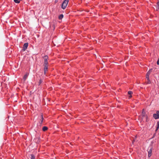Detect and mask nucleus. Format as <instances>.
I'll return each mask as SVG.
<instances>
[{"mask_svg": "<svg viewBox=\"0 0 159 159\" xmlns=\"http://www.w3.org/2000/svg\"><path fill=\"white\" fill-rule=\"evenodd\" d=\"M43 58L44 60V63L43 65L44 66V74H45L46 72L48 70V56L45 55L44 57H43Z\"/></svg>", "mask_w": 159, "mask_h": 159, "instance_id": "1", "label": "nucleus"}, {"mask_svg": "<svg viewBox=\"0 0 159 159\" xmlns=\"http://www.w3.org/2000/svg\"><path fill=\"white\" fill-rule=\"evenodd\" d=\"M69 2V0H65L61 5V8L64 9L66 7Z\"/></svg>", "mask_w": 159, "mask_h": 159, "instance_id": "2", "label": "nucleus"}, {"mask_svg": "<svg viewBox=\"0 0 159 159\" xmlns=\"http://www.w3.org/2000/svg\"><path fill=\"white\" fill-rule=\"evenodd\" d=\"M147 116L146 115V113L144 111V109H143L142 111V113L141 116H139V118L140 119L141 121H142L144 117H146Z\"/></svg>", "mask_w": 159, "mask_h": 159, "instance_id": "3", "label": "nucleus"}, {"mask_svg": "<svg viewBox=\"0 0 159 159\" xmlns=\"http://www.w3.org/2000/svg\"><path fill=\"white\" fill-rule=\"evenodd\" d=\"M152 147H149L148 149V157H150L152 155Z\"/></svg>", "mask_w": 159, "mask_h": 159, "instance_id": "4", "label": "nucleus"}, {"mask_svg": "<svg viewBox=\"0 0 159 159\" xmlns=\"http://www.w3.org/2000/svg\"><path fill=\"white\" fill-rule=\"evenodd\" d=\"M153 117L156 119L159 118V111H157L156 114H153Z\"/></svg>", "mask_w": 159, "mask_h": 159, "instance_id": "5", "label": "nucleus"}, {"mask_svg": "<svg viewBox=\"0 0 159 159\" xmlns=\"http://www.w3.org/2000/svg\"><path fill=\"white\" fill-rule=\"evenodd\" d=\"M28 43H25L24 44L23 50L24 51H25V50L27 49L28 46Z\"/></svg>", "mask_w": 159, "mask_h": 159, "instance_id": "6", "label": "nucleus"}, {"mask_svg": "<svg viewBox=\"0 0 159 159\" xmlns=\"http://www.w3.org/2000/svg\"><path fill=\"white\" fill-rule=\"evenodd\" d=\"M152 69H150L149 70L147 73L146 75L149 76L150 74L152 72Z\"/></svg>", "mask_w": 159, "mask_h": 159, "instance_id": "7", "label": "nucleus"}, {"mask_svg": "<svg viewBox=\"0 0 159 159\" xmlns=\"http://www.w3.org/2000/svg\"><path fill=\"white\" fill-rule=\"evenodd\" d=\"M48 129V128L47 126H43V128L42 130L43 131H45Z\"/></svg>", "mask_w": 159, "mask_h": 159, "instance_id": "8", "label": "nucleus"}, {"mask_svg": "<svg viewBox=\"0 0 159 159\" xmlns=\"http://www.w3.org/2000/svg\"><path fill=\"white\" fill-rule=\"evenodd\" d=\"M41 122L40 123V124H41L42 123H43V115L42 114H41Z\"/></svg>", "mask_w": 159, "mask_h": 159, "instance_id": "9", "label": "nucleus"}, {"mask_svg": "<svg viewBox=\"0 0 159 159\" xmlns=\"http://www.w3.org/2000/svg\"><path fill=\"white\" fill-rule=\"evenodd\" d=\"M146 78L147 79V80L149 81V82H148V84H150V81L149 80V76L146 75Z\"/></svg>", "mask_w": 159, "mask_h": 159, "instance_id": "10", "label": "nucleus"}, {"mask_svg": "<svg viewBox=\"0 0 159 159\" xmlns=\"http://www.w3.org/2000/svg\"><path fill=\"white\" fill-rule=\"evenodd\" d=\"M28 76V75L27 74H26L23 77V79L24 80H25L26 79H27V77Z\"/></svg>", "mask_w": 159, "mask_h": 159, "instance_id": "11", "label": "nucleus"}, {"mask_svg": "<svg viewBox=\"0 0 159 159\" xmlns=\"http://www.w3.org/2000/svg\"><path fill=\"white\" fill-rule=\"evenodd\" d=\"M30 158L31 159H35V157L34 155L31 154L30 155Z\"/></svg>", "mask_w": 159, "mask_h": 159, "instance_id": "12", "label": "nucleus"}, {"mask_svg": "<svg viewBox=\"0 0 159 159\" xmlns=\"http://www.w3.org/2000/svg\"><path fill=\"white\" fill-rule=\"evenodd\" d=\"M63 17V15L62 14H61L59 16V18L60 19H61Z\"/></svg>", "mask_w": 159, "mask_h": 159, "instance_id": "13", "label": "nucleus"}, {"mask_svg": "<svg viewBox=\"0 0 159 159\" xmlns=\"http://www.w3.org/2000/svg\"><path fill=\"white\" fill-rule=\"evenodd\" d=\"M159 9V1L157 2V10H158Z\"/></svg>", "mask_w": 159, "mask_h": 159, "instance_id": "14", "label": "nucleus"}, {"mask_svg": "<svg viewBox=\"0 0 159 159\" xmlns=\"http://www.w3.org/2000/svg\"><path fill=\"white\" fill-rule=\"evenodd\" d=\"M14 1L15 3H19L20 2V1L18 0H14Z\"/></svg>", "mask_w": 159, "mask_h": 159, "instance_id": "15", "label": "nucleus"}, {"mask_svg": "<svg viewBox=\"0 0 159 159\" xmlns=\"http://www.w3.org/2000/svg\"><path fill=\"white\" fill-rule=\"evenodd\" d=\"M133 93V92L131 91H129L128 92V94L129 95H131Z\"/></svg>", "mask_w": 159, "mask_h": 159, "instance_id": "16", "label": "nucleus"}, {"mask_svg": "<svg viewBox=\"0 0 159 159\" xmlns=\"http://www.w3.org/2000/svg\"><path fill=\"white\" fill-rule=\"evenodd\" d=\"M42 83V80L40 79L39 81V85H40Z\"/></svg>", "mask_w": 159, "mask_h": 159, "instance_id": "17", "label": "nucleus"}, {"mask_svg": "<svg viewBox=\"0 0 159 159\" xmlns=\"http://www.w3.org/2000/svg\"><path fill=\"white\" fill-rule=\"evenodd\" d=\"M157 64L158 65H159V58L158 59L157 61Z\"/></svg>", "mask_w": 159, "mask_h": 159, "instance_id": "18", "label": "nucleus"}, {"mask_svg": "<svg viewBox=\"0 0 159 159\" xmlns=\"http://www.w3.org/2000/svg\"><path fill=\"white\" fill-rule=\"evenodd\" d=\"M146 117V121H148V119L147 116Z\"/></svg>", "mask_w": 159, "mask_h": 159, "instance_id": "19", "label": "nucleus"}, {"mask_svg": "<svg viewBox=\"0 0 159 159\" xmlns=\"http://www.w3.org/2000/svg\"><path fill=\"white\" fill-rule=\"evenodd\" d=\"M157 126H159V121L157 123Z\"/></svg>", "mask_w": 159, "mask_h": 159, "instance_id": "20", "label": "nucleus"}, {"mask_svg": "<svg viewBox=\"0 0 159 159\" xmlns=\"http://www.w3.org/2000/svg\"><path fill=\"white\" fill-rule=\"evenodd\" d=\"M159 127V126H157V128L156 129V130H157L158 129Z\"/></svg>", "mask_w": 159, "mask_h": 159, "instance_id": "21", "label": "nucleus"}, {"mask_svg": "<svg viewBox=\"0 0 159 159\" xmlns=\"http://www.w3.org/2000/svg\"><path fill=\"white\" fill-rule=\"evenodd\" d=\"M131 97H132V96L131 95H130V96H129V98H131Z\"/></svg>", "mask_w": 159, "mask_h": 159, "instance_id": "22", "label": "nucleus"}, {"mask_svg": "<svg viewBox=\"0 0 159 159\" xmlns=\"http://www.w3.org/2000/svg\"><path fill=\"white\" fill-rule=\"evenodd\" d=\"M134 140L133 141H132V143H133L134 142Z\"/></svg>", "mask_w": 159, "mask_h": 159, "instance_id": "23", "label": "nucleus"}, {"mask_svg": "<svg viewBox=\"0 0 159 159\" xmlns=\"http://www.w3.org/2000/svg\"><path fill=\"white\" fill-rule=\"evenodd\" d=\"M148 82H149V81H148L147 83H148Z\"/></svg>", "mask_w": 159, "mask_h": 159, "instance_id": "24", "label": "nucleus"}, {"mask_svg": "<svg viewBox=\"0 0 159 159\" xmlns=\"http://www.w3.org/2000/svg\"><path fill=\"white\" fill-rule=\"evenodd\" d=\"M158 1H159V0H158Z\"/></svg>", "mask_w": 159, "mask_h": 159, "instance_id": "25", "label": "nucleus"}]
</instances>
